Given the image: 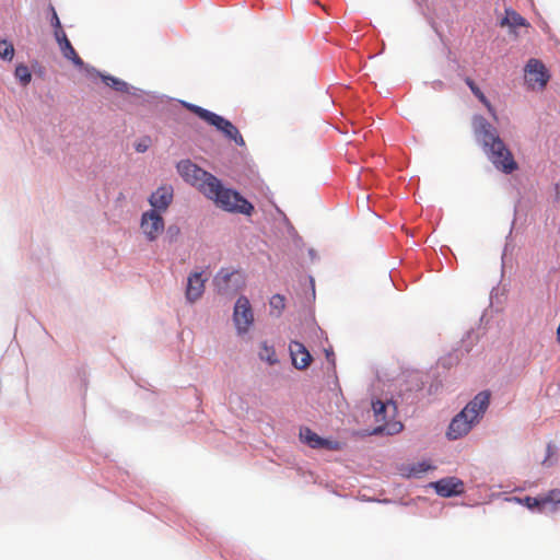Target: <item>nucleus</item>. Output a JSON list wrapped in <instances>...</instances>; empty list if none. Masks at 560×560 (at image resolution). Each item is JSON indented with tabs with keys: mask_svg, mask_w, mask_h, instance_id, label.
<instances>
[{
	"mask_svg": "<svg viewBox=\"0 0 560 560\" xmlns=\"http://www.w3.org/2000/svg\"><path fill=\"white\" fill-rule=\"evenodd\" d=\"M217 291L223 295L237 293L245 285V277L241 270L221 268L213 279Z\"/></svg>",
	"mask_w": 560,
	"mask_h": 560,
	"instance_id": "6",
	"label": "nucleus"
},
{
	"mask_svg": "<svg viewBox=\"0 0 560 560\" xmlns=\"http://www.w3.org/2000/svg\"><path fill=\"white\" fill-rule=\"evenodd\" d=\"M55 38L58 45H61L69 40L61 26L55 30Z\"/></svg>",
	"mask_w": 560,
	"mask_h": 560,
	"instance_id": "28",
	"label": "nucleus"
},
{
	"mask_svg": "<svg viewBox=\"0 0 560 560\" xmlns=\"http://www.w3.org/2000/svg\"><path fill=\"white\" fill-rule=\"evenodd\" d=\"M51 9V12H52V15H51V25L56 28L60 27L61 26V23H60V20L57 15V12L55 11L54 7L50 8Z\"/></svg>",
	"mask_w": 560,
	"mask_h": 560,
	"instance_id": "29",
	"label": "nucleus"
},
{
	"mask_svg": "<svg viewBox=\"0 0 560 560\" xmlns=\"http://www.w3.org/2000/svg\"><path fill=\"white\" fill-rule=\"evenodd\" d=\"M173 201V188L172 186H161L149 197V203L152 207L151 210L158 212H164L167 210Z\"/></svg>",
	"mask_w": 560,
	"mask_h": 560,
	"instance_id": "10",
	"label": "nucleus"
},
{
	"mask_svg": "<svg viewBox=\"0 0 560 560\" xmlns=\"http://www.w3.org/2000/svg\"><path fill=\"white\" fill-rule=\"evenodd\" d=\"M289 350L294 368L298 370H305L310 366L312 355L302 342L291 341Z\"/></svg>",
	"mask_w": 560,
	"mask_h": 560,
	"instance_id": "12",
	"label": "nucleus"
},
{
	"mask_svg": "<svg viewBox=\"0 0 560 560\" xmlns=\"http://www.w3.org/2000/svg\"><path fill=\"white\" fill-rule=\"evenodd\" d=\"M430 468H431V466L428 463L421 462V463L411 464V465H404L399 468V471H400L401 476L407 477V478H411V477L420 478Z\"/></svg>",
	"mask_w": 560,
	"mask_h": 560,
	"instance_id": "14",
	"label": "nucleus"
},
{
	"mask_svg": "<svg viewBox=\"0 0 560 560\" xmlns=\"http://www.w3.org/2000/svg\"><path fill=\"white\" fill-rule=\"evenodd\" d=\"M545 506L549 504L558 505L560 504V489L550 490L547 494L544 495Z\"/></svg>",
	"mask_w": 560,
	"mask_h": 560,
	"instance_id": "26",
	"label": "nucleus"
},
{
	"mask_svg": "<svg viewBox=\"0 0 560 560\" xmlns=\"http://www.w3.org/2000/svg\"><path fill=\"white\" fill-rule=\"evenodd\" d=\"M386 430L385 428H378V429H375L374 432L377 433V432H381V431H384Z\"/></svg>",
	"mask_w": 560,
	"mask_h": 560,
	"instance_id": "32",
	"label": "nucleus"
},
{
	"mask_svg": "<svg viewBox=\"0 0 560 560\" xmlns=\"http://www.w3.org/2000/svg\"><path fill=\"white\" fill-rule=\"evenodd\" d=\"M206 278L202 277V272H192L187 279L186 287V299L194 303L199 300L205 292Z\"/></svg>",
	"mask_w": 560,
	"mask_h": 560,
	"instance_id": "13",
	"label": "nucleus"
},
{
	"mask_svg": "<svg viewBox=\"0 0 560 560\" xmlns=\"http://www.w3.org/2000/svg\"><path fill=\"white\" fill-rule=\"evenodd\" d=\"M523 502L528 509L537 508L538 510H542L546 508L544 495L538 498L526 497L523 499Z\"/></svg>",
	"mask_w": 560,
	"mask_h": 560,
	"instance_id": "25",
	"label": "nucleus"
},
{
	"mask_svg": "<svg viewBox=\"0 0 560 560\" xmlns=\"http://www.w3.org/2000/svg\"><path fill=\"white\" fill-rule=\"evenodd\" d=\"M465 83L468 85L472 94L486 106L488 112L495 118V109L489 102V100L486 97L483 92L477 86L475 81L470 78L465 79Z\"/></svg>",
	"mask_w": 560,
	"mask_h": 560,
	"instance_id": "16",
	"label": "nucleus"
},
{
	"mask_svg": "<svg viewBox=\"0 0 560 560\" xmlns=\"http://www.w3.org/2000/svg\"><path fill=\"white\" fill-rule=\"evenodd\" d=\"M300 435L303 442H305L312 448H320L323 438L313 432L311 429L305 428L301 430Z\"/></svg>",
	"mask_w": 560,
	"mask_h": 560,
	"instance_id": "19",
	"label": "nucleus"
},
{
	"mask_svg": "<svg viewBox=\"0 0 560 560\" xmlns=\"http://www.w3.org/2000/svg\"><path fill=\"white\" fill-rule=\"evenodd\" d=\"M135 148H136L137 152H140V153L145 152L149 148L148 140L138 142Z\"/></svg>",
	"mask_w": 560,
	"mask_h": 560,
	"instance_id": "30",
	"label": "nucleus"
},
{
	"mask_svg": "<svg viewBox=\"0 0 560 560\" xmlns=\"http://www.w3.org/2000/svg\"><path fill=\"white\" fill-rule=\"evenodd\" d=\"M211 188L212 191H208L206 197L214 201V203L222 210L248 217L253 214L254 206L238 191L225 188L220 179H218V186H213Z\"/></svg>",
	"mask_w": 560,
	"mask_h": 560,
	"instance_id": "3",
	"label": "nucleus"
},
{
	"mask_svg": "<svg viewBox=\"0 0 560 560\" xmlns=\"http://www.w3.org/2000/svg\"><path fill=\"white\" fill-rule=\"evenodd\" d=\"M59 48L61 50V54L62 56L72 61V63L75 66V67H79V68H82L84 67V62L83 60L81 59V57L77 54L75 49L73 48V46L71 45L70 40L59 45Z\"/></svg>",
	"mask_w": 560,
	"mask_h": 560,
	"instance_id": "17",
	"label": "nucleus"
},
{
	"mask_svg": "<svg viewBox=\"0 0 560 560\" xmlns=\"http://www.w3.org/2000/svg\"><path fill=\"white\" fill-rule=\"evenodd\" d=\"M233 320L240 335L246 334L254 323V313L250 303L244 295L240 296L235 303Z\"/></svg>",
	"mask_w": 560,
	"mask_h": 560,
	"instance_id": "8",
	"label": "nucleus"
},
{
	"mask_svg": "<svg viewBox=\"0 0 560 560\" xmlns=\"http://www.w3.org/2000/svg\"><path fill=\"white\" fill-rule=\"evenodd\" d=\"M374 416L377 422L385 420V411L387 408V405L383 402L382 400H376L372 404Z\"/></svg>",
	"mask_w": 560,
	"mask_h": 560,
	"instance_id": "24",
	"label": "nucleus"
},
{
	"mask_svg": "<svg viewBox=\"0 0 560 560\" xmlns=\"http://www.w3.org/2000/svg\"><path fill=\"white\" fill-rule=\"evenodd\" d=\"M14 74L22 85H27L32 80V73L25 65L16 66Z\"/></svg>",
	"mask_w": 560,
	"mask_h": 560,
	"instance_id": "21",
	"label": "nucleus"
},
{
	"mask_svg": "<svg viewBox=\"0 0 560 560\" xmlns=\"http://www.w3.org/2000/svg\"><path fill=\"white\" fill-rule=\"evenodd\" d=\"M342 447L341 443L338 441L323 439L320 443V448H326L329 451H340Z\"/></svg>",
	"mask_w": 560,
	"mask_h": 560,
	"instance_id": "27",
	"label": "nucleus"
},
{
	"mask_svg": "<svg viewBox=\"0 0 560 560\" xmlns=\"http://www.w3.org/2000/svg\"><path fill=\"white\" fill-rule=\"evenodd\" d=\"M184 106L200 119L215 127L217 130L221 131L229 140H233L237 145H245V141L238 129L230 120L198 105L184 103Z\"/></svg>",
	"mask_w": 560,
	"mask_h": 560,
	"instance_id": "5",
	"label": "nucleus"
},
{
	"mask_svg": "<svg viewBox=\"0 0 560 560\" xmlns=\"http://www.w3.org/2000/svg\"><path fill=\"white\" fill-rule=\"evenodd\" d=\"M164 219L161 212L148 210L142 213L140 228L148 241H155L164 231Z\"/></svg>",
	"mask_w": 560,
	"mask_h": 560,
	"instance_id": "9",
	"label": "nucleus"
},
{
	"mask_svg": "<svg viewBox=\"0 0 560 560\" xmlns=\"http://www.w3.org/2000/svg\"><path fill=\"white\" fill-rule=\"evenodd\" d=\"M510 26L512 28L526 26V20L514 10H505V16L501 21V26Z\"/></svg>",
	"mask_w": 560,
	"mask_h": 560,
	"instance_id": "18",
	"label": "nucleus"
},
{
	"mask_svg": "<svg viewBox=\"0 0 560 560\" xmlns=\"http://www.w3.org/2000/svg\"><path fill=\"white\" fill-rule=\"evenodd\" d=\"M88 71L91 72L92 74L100 75L102 78L103 82L107 86H110L112 89H114L115 91H118V92H127L128 91L127 83L115 78V77L101 74L94 68L88 69Z\"/></svg>",
	"mask_w": 560,
	"mask_h": 560,
	"instance_id": "15",
	"label": "nucleus"
},
{
	"mask_svg": "<svg viewBox=\"0 0 560 560\" xmlns=\"http://www.w3.org/2000/svg\"><path fill=\"white\" fill-rule=\"evenodd\" d=\"M490 404V392L478 393L465 408L457 413L448 425L446 435L450 440H457L469 433L471 428L479 422Z\"/></svg>",
	"mask_w": 560,
	"mask_h": 560,
	"instance_id": "2",
	"label": "nucleus"
},
{
	"mask_svg": "<svg viewBox=\"0 0 560 560\" xmlns=\"http://www.w3.org/2000/svg\"><path fill=\"white\" fill-rule=\"evenodd\" d=\"M436 493L444 498L458 495L464 492V483L455 477L443 478L433 483Z\"/></svg>",
	"mask_w": 560,
	"mask_h": 560,
	"instance_id": "11",
	"label": "nucleus"
},
{
	"mask_svg": "<svg viewBox=\"0 0 560 560\" xmlns=\"http://www.w3.org/2000/svg\"><path fill=\"white\" fill-rule=\"evenodd\" d=\"M177 171L183 179L196 187L205 196L211 192L213 186H218V178L211 173L202 170L190 160H183L177 163Z\"/></svg>",
	"mask_w": 560,
	"mask_h": 560,
	"instance_id": "4",
	"label": "nucleus"
},
{
	"mask_svg": "<svg viewBox=\"0 0 560 560\" xmlns=\"http://www.w3.org/2000/svg\"><path fill=\"white\" fill-rule=\"evenodd\" d=\"M269 305L271 311H275L276 315L279 316L285 307V298L281 294H275L271 296Z\"/></svg>",
	"mask_w": 560,
	"mask_h": 560,
	"instance_id": "22",
	"label": "nucleus"
},
{
	"mask_svg": "<svg viewBox=\"0 0 560 560\" xmlns=\"http://www.w3.org/2000/svg\"><path fill=\"white\" fill-rule=\"evenodd\" d=\"M259 358L271 365L278 362L273 347L268 346L266 342H262L260 346Z\"/></svg>",
	"mask_w": 560,
	"mask_h": 560,
	"instance_id": "20",
	"label": "nucleus"
},
{
	"mask_svg": "<svg viewBox=\"0 0 560 560\" xmlns=\"http://www.w3.org/2000/svg\"><path fill=\"white\" fill-rule=\"evenodd\" d=\"M401 429H402V424L401 423H395L393 425V429H387V432L388 433H395V432H399Z\"/></svg>",
	"mask_w": 560,
	"mask_h": 560,
	"instance_id": "31",
	"label": "nucleus"
},
{
	"mask_svg": "<svg viewBox=\"0 0 560 560\" xmlns=\"http://www.w3.org/2000/svg\"><path fill=\"white\" fill-rule=\"evenodd\" d=\"M471 125L475 137L499 171L511 174L518 168L512 152L500 138L497 129L483 116L475 115Z\"/></svg>",
	"mask_w": 560,
	"mask_h": 560,
	"instance_id": "1",
	"label": "nucleus"
},
{
	"mask_svg": "<svg viewBox=\"0 0 560 560\" xmlns=\"http://www.w3.org/2000/svg\"><path fill=\"white\" fill-rule=\"evenodd\" d=\"M14 56V47L12 43L1 39L0 40V58L3 60H12Z\"/></svg>",
	"mask_w": 560,
	"mask_h": 560,
	"instance_id": "23",
	"label": "nucleus"
},
{
	"mask_svg": "<svg viewBox=\"0 0 560 560\" xmlns=\"http://www.w3.org/2000/svg\"><path fill=\"white\" fill-rule=\"evenodd\" d=\"M550 80V73L541 60L530 58L524 68V81L527 89L542 91Z\"/></svg>",
	"mask_w": 560,
	"mask_h": 560,
	"instance_id": "7",
	"label": "nucleus"
}]
</instances>
